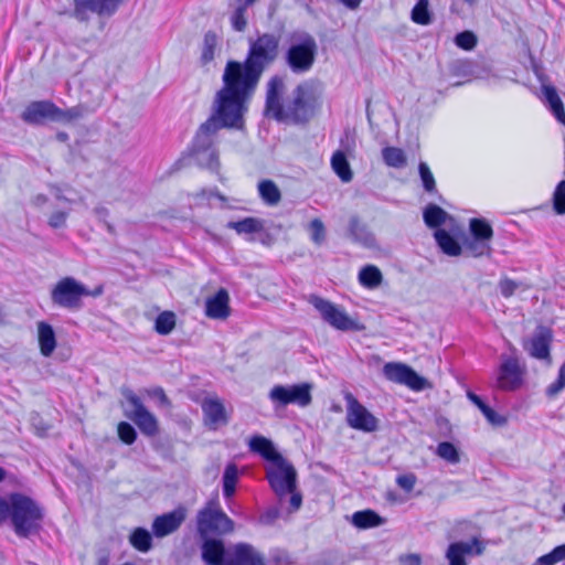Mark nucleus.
Wrapping results in <instances>:
<instances>
[{"label": "nucleus", "mask_w": 565, "mask_h": 565, "mask_svg": "<svg viewBox=\"0 0 565 565\" xmlns=\"http://www.w3.org/2000/svg\"><path fill=\"white\" fill-rule=\"evenodd\" d=\"M227 565H266V561L252 544L239 542L231 544Z\"/></svg>", "instance_id": "23"}, {"label": "nucleus", "mask_w": 565, "mask_h": 565, "mask_svg": "<svg viewBox=\"0 0 565 565\" xmlns=\"http://www.w3.org/2000/svg\"><path fill=\"white\" fill-rule=\"evenodd\" d=\"M87 286L74 277L60 279L52 288L50 298L53 307L77 312L84 307Z\"/></svg>", "instance_id": "6"}, {"label": "nucleus", "mask_w": 565, "mask_h": 565, "mask_svg": "<svg viewBox=\"0 0 565 565\" xmlns=\"http://www.w3.org/2000/svg\"><path fill=\"white\" fill-rule=\"evenodd\" d=\"M273 565H290V556L286 551L276 550L270 554Z\"/></svg>", "instance_id": "58"}, {"label": "nucleus", "mask_w": 565, "mask_h": 565, "mask_svg": "<svg viewBox=\"0 0 565 565\" xmlns=\"http://www.w3.org/2000/svg\"><path fill=\"white\" fill-rule=\"evenodd\" d=\"M454 43L459 49L471 51L476 47L478 39L472 31L465 30L455 35Z\"/></svg>", "instance_id": "47"}, {"label": "nucleus", "mask_w": 565, "mask_h": 565, "mask_svg": "<svg viewBox=\"0 0 565 565\" xmlns=\"http://www.w3.org/2000/svg\"><path fill=\"white\" fill-rule=\"evenodd\" d=\"M238 467L234 462H228L224 469L222 477V490L225 499H231L235 494L238 482Z\"/></svg>", "instance_id": "38"}, {"label": "nucleus", "mask_w": 565, "mask_h": 565, "mask_svg": "<svg viewBox=\"0 0 565 565\" xmlns=\"http://www.w3.org/2000/svg\"><path fill=\"white\" fill-rule=\"evenodd\" d=\"M280 518L279 507H269L260 513L258 521L263 525H273Z\"/></svg>", "instance_id": "54"}, {"label": "nucleus", "mask_w": 565, "mask_h": 565, "mask_svg": "<svg viewBox=\"0 0 565 565\" xmlns=\"http://www.w3.org/2000/svg\"><path fill=\"white\" fill-rule=\"evenodd\" d=\"M31 422L33 427L36 429V434L41 437L45 436L49 429V426L43 424L42 418L39 414L32 415Z\"/></svg>", "instance_id": "64"}, {"label": "nucleus", "mask_w": 565, "mask_h": 565, "mask_svg": "<svg viewBox=\"0 0 565 565\" xmlns=\"http://www.w3.org/2000/svg\"><path fill=\"white\" fill-rule=\"evenodd\" d=\"M121 394L131 407L124 409L125 417L132 420L145 436H156L159 433L158 419L147 409L141 398L130 388H124Z\"/></svg>", "instance_id": "10"}, {"label": "nucleus", "mask_w": 565, "mask_h": 565, "mask_svg": "<svg viewBox=\"0 0 565 565\" xmlns=\"http://www.w3.org/2000/svg\"><path fill=\"white\" fill-rule=\"evenodd\" d=\"M204 423L210 428L216 429L220 425H226L228 417L224 404L218 398H205L202 403Z\"/></svg>", "instance_id": "27"}, {"label": "nucleus", "mask_w": 565, "mask_h": 565, "mask_svg": "<svg viewBox=\"0 0 565 565\" xmlns=\"http://www.w3.org/2000/svg\"><path fill=\"white\" fill-rule=\"evenodd\" d=\"M467 397L476 407H478L481 413H483L489 407V405L482 399L481 396L470 390L467 391Z\"/></svg>", "instance_id": "61"}, {"label": "nucleus", "mask_w": 565, "mask_h": 565, "mask_svg": "<svg viewBox=\"0 0 565 565\" xmlns=\"http://www.w3.org/2000/svg\"><path fill=\"white\" fill-rule=\"evenodd\" d=\"M266 479L270 489L281 502L285 497L297 489V471L285 457L265 467Z\"/></svg>", "instance_id": "9"}, {"label": "nucleus", "mask_w": 565, "mask_h": 565, "mask_svg": "<svg viewBox=\"0 0 565 565\" xmlns=\"http://www.w3.org/2000/svg\"><path fill=\"white\" fill-rule=\"evenodd\" d=\"M493 237V228L484 217H473L469 221V232H465L463 247L466 253L475 258L492 255L490 245Z\"/></svg>", "instance_id": "7"}, {"label": "nucleus", "mask_w": 565, "mask_h": 565, "mask_svg": "<svg viewBox=\"0 0 565 565\" xmlns=\"http://www.w3.org/2000/svg\"><path fill=\"white\" fill-rule=\"evenodd\" d=\"M38 341L40 352L43 356L49 358L56 349V334L54 328L45 321L38 323Z\"/></svg>", "instance_id": "31"}, {"label": "nucleus", "mask_w": 565, "mask_h": 565, "mask_svg": "<svg viewBox=\"0 0 565 565\" xmlns=\"http://www.w3.org/2000/svg\"><path fill=\"white\" fill-rule=\"evenodd\" d=\"M256 234H258L257 238L250 237V238H248V241L249 242L258 241L264 246H271L275 242V237L267 230H265V224L263 225V230L260 232H257Z\"/></svg>", "instance_id": "59"}, {"label": "nucleus", "mask_w": 565, "mask_h": 565, "mask_svg": "<svg viewBox=\"0 0 565 565\" xmlns=\"http://www.w3.org/2000/svg\"><path fill=\"white\" fill-rule=\"evenodd\" d=\"M482 415L487 418V420L493 426H503L507 424L508 419L505 416L498 414L491 406H489Z\"/></svg>", "instance_id": "56"}, {"label": "nucleus", "mask_w": 565, "mask_h": 565, "mask_svg": "<svg viewBox=\"0 0 565 565\" xmlns=\"http://www.w3.org/2000/svg\"><path fill=\"white\" fill-rule=\"evenodd\" d=\"M200 539L201 558L204 565H227L231 544L218 536L203 535Z\"/></svg>", "instance_id": "17"}, {"label": "nucleus", "mask_w": 565, "mask_h": 565, "mask_svg": "<svg viewBox=\"0 0 565 565\" xmlns=\"http://www.w3.org/2000/svg\"><path fill=\"white\" fill-rule=\"evenodd\" d=\"M44 509L31 497L20 493H10L8 520L11 526L21 539H29L42 530Z\"/></svg>", "instance_id": "4"}, {"label": "nucleus", "mask_w": 565, "mask_h": 565, "mask_svg": "<svg viewBox=\"0 0 565 565\" xmlns=\"http://www.w3.org/2000/svg\"><path fill=\"white\" fill-rule=\"evenodd\" d=\"M265 221L262 218L247 216L239 221H230L226 224L227 228L234 230L238 235L256 234L263 230Z\"/></svg>", "instance_id": "36"}, {"label": "nucleus", "mask_w": 565, "mask_h": 565, "mask_svg": "<svg viewBox=\"0 0 565 565\" xmlns=\"http://www.w3.org/2000/svg\"><path fill=\"white\" fill-rule=\"evenodd\" d=\"M398 561L402 565H422V556L417 553L402 554Z\"/></svg>", "instance_id": "60"}, {"label": "nucleus", "mask_w": 565, "mask_h": 565, "mask_svg": "<svg viewBox=\"0 0 565 565\" xmlns=\"http://www.w3.org/2000/svg\"><path fill=\"white\" fill-rule=\"evenodd\" d=\"M152 533L145 527H136L129 535V543L139 552L147 553L152 548Z\"/></svg>", "instance_id": "40"}, {"label": "nucleus", "mask_w": 565, "mask_h": 565, "mask_svg": "<svg viewBox=\"0 0 565 565\" xmlns=\"http://www.w3.org/2000/svg\"><path fill=\"white\" fill-rule=\"evenodd\" d=\"M186 518V509L182 505L154 518L151 531L156 537H164L175 532Z\"/></svg>", "instance_id": "22"}, {"label": "nucleus", "mask_w": 565, "mask_h": 565, "mask_svg": "<svg viewBox=\"0 0 565 565\" xmlns=\"http://www.w3.org/2000/svg\"><path fill=\"white\" fill-rule=\"evenodd\" d=\"M434 238L440 250L448 256H459L465 249V231L459 225H454L449 230L437 228Z\"/></svg>", "instance_id": "20"}, {"label": "nucleus", "mask_w": 565, "mask_h": 565, "mask_svg": "<svg viewBox=\"0 0 565 565\" xmlns=\"http://www.w3.org/2000/svg\"><path fill=\"white\" fill-rule=\"evenodd\" d=\"M249 451L262 457L267 465L275 462L276 460H280L284 457L275 444L267 437L263 435H254L248 440Z\"/></svg>", "instance_id": "28"}, {"label": "nucleus", "mask_w": 565, "mask_h": 565, "mask_svg": "<svg viewBox=\"0 0 565 565\" xmlns=\"http://www.w3.org/2000/svg\"><path fill=\"white\" fill-rule=\"evenodd\" d=\"M423 220L428 228L437 231V228H443L441 225L447 220L454 221V217L439 205L429 203L423 211Z\"/></svg>", "instance_id": "33"}, {"label": "nucleus", "mask_w": 565, "mask_h": 565, "mask_svg": "<svg viewBox=\"0 0 565 565\" xmlns=\"http://www.w3.org/2000/svg\"><path fill=\"white\" fill-rule=\"evenodd\" d=\"M498 287H499L500 294L504 298H510L511 296H513L515 290L520 287L527 288V286L523 285V282L515 281L509 277L501 278L498 284Z\"/></svg>", "instance_id": "51"}, {"label": "nucleus", "mask_w": 565, "mask_h": 565, "mask_svg": "<svg viewBox=\"0 0 565 565\" xmlns=\"http://www.w3.org/2000/svg\"><path fill=\"white\" fill-rule=\"evenodd\" d=\"M309 302L319 311L321 318L335 330L343 332L363 331L365 326L351 318L343 308L317 295H311Z\"/></svg>", "instance_id": "8"}, {"label": "nucleus", "mask_w": 565, "mask_h": 565, "mask_svg": "<svg viewBox=\"0 0 565 565\" xmlns=\"http://www.w3.org/2000/svg\"><path fill=\"white\" fill-rule=\"evenodd\" d=\"M542 92L548 110L559 124L565 126V108L556 88L552 85H543Z\"/></svg>", "instance_id": "32"}, {"label": "nucleus", "mask_w": 565, "mask_h": 565, "mask_svg": "<svg viewBox=\"0 0 565 565\" xmlns=\"http://www.w3.org/2000/svg\"><path fill=\"white\" fill-rule=\"evenodd\" d=\"M217 43L218 36L214 31L210 30L204 34L200 56V62L202 65H207L214 60Z\"/></svg>", "instance_id": "41"}, {"label": "nucleus", "mask_w": 565, "mask_h": 565, "mask_svg": "<svg viewBox=\"0 0 565 565\" xmlns=\"http://www.w3.org/2000/svg\"><path fill=\"white\" fill-rule=\"evenodd\" d=\"M230 296L225 288H220L205 301V315L212 319H226L230 316Z\"/></svg>", "instance_id": "29"}, {"label": "nucleus", "mask_w": 565, "mask_h": 565, "mask_svg": "<svg viewBox=\"0 0 565 565\" xmlns=\"http://www.w3.org/2000/svg\"><path fill=\"white\" fill-rule=\"evenodd\" d=\"M312 384L299 383L292 385H275L268 394L275 408L286 407L289 404H296L300 407H307L312 402Z\"/></svg>", "instance_id": "11"}, {"label": "nucleus", "mask_w": 565, "mask_h": 565, "mask_svg": "<svg viewBox=\"0 0 565 565\" xmlns=\"http://www.w3.org/2000/svg\"><path fill=\"white\" fill-rule=\"evenodd\" d=\"M525 369L520 365L519 359L504 356L498 374V386L502 391L514 392L524 383Z\"/></svg>", "instance_id": "18"}, {"label": "nucleus", "mask_w": 565, "mask_h": 565, "mask_svg": "<svg viewBox=\"0 0 565 565\" xmlns=\"http://www.w3.org/2000/svg\"><path fill=\"white\" fill-rule=\"evenodd\" d=\"M565 388V362L559 366L557 379L546 388V395L553 397Z\"/></svg>", "instance_id": "52"}, {"label": "nucleus", "mask_w": 565, "mask_h": 565, "mask_svg": "<svg viewBox=\"0 0 565 565\" xmlns=\"http://www.w3.org/2000/svg\"><path fill=\"white\" fill-rule=\"evenodd\" d=\"M257 189L258 194L265 204L274 206L280 202L281 192L273 180L264 179L259 181Z\"/></svg>", "instance_id": "37"}, {"label": "nucleus", "mask_w": 565, "mask_h": 565, "mask_svg": "<svg viewBox=\"0 0 565 565\" xmlns=\"http://www.w3.org/2000/svg\"><path fill=\"white\" fill-rule=\"evenodd\" d=\"M483 551V543L473 536L470 542L458 541L450 543L446 551V558L449 565H468L466 556H479Z\"/></svg>", "instance_id": "21"}, {"label": "nucleus", "mask_w": 565, "mask_h": 565, "mask_svg": "<svg viewBox=\"0 0 565 565\" xmlns=\"http://www.w3.org/2000/svg\"><path fill=\"white\" fill-rule=\"evenodd\" d=\"M349 131H345V138H341L340 143L344 150H337L331 157V167L334 173L342 182H350L353 179V172L348 161L347 152H352L354 141L349 142Z\"/></svg>", "instance_id": "24"}, {"label": "nucleus", "mask_w": 565, "mask_h": 565, "mask_svg": "<svg viewBox=\"0 0 565 565\" xmlns=\"http://www.w3.org/2000/svg\"><path fill=\"white\" fill-rule=\"evenodd\" d=\"M553 210L558 215L565 214V180L556 185L553 193Z\"/></svg>", "instance_id": "50"}, {"label": "nucleus", "mask_w": 565, "mask_h": 565, "mask_svg": "<svg viewBox=\"0 0 565 565\" xmlns=\"http://www.w3.org/2000/svg\"><path fill=\"white\" fill-rule=\"evenodd\" d=\"M347 424L363 433H373L379 429V419L362 405L351 393H347Z\"/></svg>", "instance_id": "14"}, {"label": "nucleus", "mask_w": 565, "mask_h": 565, "mask_svg": "<svg viewBox=\"0 0 565 565\" xmlns=\"http://www.w3.org/2000/svg\"><path fill=\"white\" fill-rule=\"evenodd\" d=\"M319 86V82L315 81L298 84L292 90V98L284 106V78L280 75L271 76L266 86L264 116L278 122L308 124L321 106Z\"/></svg>", "instance_id": "2"}, {"label": "nucleus", "mask_w": 565, "mask_h": 565, "mask_svg": "<svg viewBox=\"0 0 565 565\" xmlns=\"http://www.w3.org/2000/svg\"><path fill=\"white\" fill-rule=\"evenodd\" d=\"M385 522L384 518L371 509L356 511L351 516V523L360 530L376 527L383 525Z\"/></svg>", "instance_id": "34"}, {"label": "nucleus", "mask_w": 565, "mask_h": 565, "mask_svg": "<svg viewBox=\"0 0 565 565\" xmlns=\"http://www.w3.org/2000/svg\"><path fill=\"white\" fill-rule=\"evenodd\" d=\"M124 0H73L74 10L72 17L79 22H87L89 20L88 12L96 13L100 17L113 15L119 4Z\"/></svg>", "instance_id": "19"}, {"label": "nucleus", "mask_w": 565, "mask_h": 565, "mask_svg": "<svg viewBox=\"0 0 565 565\" xmlns=\"http://www.w3.org/2000/svg\"><path fill=\"white\" fill-rule=\"evenodd\" d=\"M383 375L387 381L403 384L413 391L420 392L429 387V382L412 366L402 362H387L383 366Z\"/></svg>", "instance_id": "12"}, {"label": "nucleus", "mask_w": 565, "mask_h": 565, "mask_svg": "<svg viewBox=\"0 0 565 565\" xmlns=\"http://www.w3.org/2000/svg\"><path fill=\"white\" fill-rule=\"evenodd\" d=\"M199 536L230 534L234 531V521L220 508H205L199 513Z\"/></svg>", "instance_id": "13"}, {"label": "nucleus", "mask_w": 565, "mask_h": 565, "mask_svg": "<svg viewBox=\"0 0 565 565\" xmlns=\"http://www.w3.org/2000/svg\"><path fill=\"white\" fill-rule=\"evenodd\" d=\"M88 113V107L85 105H76L74 107L62 109L57 122H72L83 118Z\"/></svg>", "instance_id": "48"}, {"label": "nucleus", "mask_w": 565, "mask_h": 565, "mask_svg": "<svg viewBox=\"0 0 565 565\" xmlns=\"http://www.w3.org/2000/svg\"><path fill=\"white\" fill-rule=\"evenodd\" d=\"M448 72L455 77H480L479 65L467 58H458L449 62Z\"/></svg>", "instance_id": "35"}, {"label": "nucleus", "mask_w": 565, "mask_h": 565, "mask_svg": "<svg viewBox=\"0 0 565 565\" xmlns=\"http://www.w3.org/2000/svg\"><path fill=\"white\" fill-rule=\"evenodd\" d=\"M248 108L218 89L215 94L210 117L200 125L185 153L217 151L213 136L221 129L243 130Z\"/></svg>", "instance_id": "3"}, {"label": "nucleus", "mask_w": 565, "mask_h": 565, "mask_svg": "<svg viewBox=\"0 0 565 565\" xmlns=\"http://www.w3.org/2000/svg\"><path fill=\"white\" fill-rule=\"evenodd\" d=\"M384 162L392 168H403L406 164L404 151L396 147H385L382 149Z\"/></svg>", "instance_id": "44"}, {"label": "nucleus", "mask_w": 565, "mask_h": 565, "mask_svg": "<svg viewBox=\"0 0 565 565\" xmlns=\"http://www.w3.org/2000/svg\"><path fill=\"white\" fill-rule=\"evenodd\" d=\"M193 158L195 163L213 173L220 174L218 151H207L206 153H182V156L171 166L170 173L177 172L186 166V160Z\"/></svg>", "instance_id": "25"}, {"label": "nucleus", "mask_w": 565, "mask_h": 565, "mask_svg": "<svg viewBox=\"0 0 565 565\" xmlns=\"http://www.w3.org/2000/svg\"><path fill=\"white\" fill-rule=\"evenodd\" d=\"M311 239L317 245H321L326 241V227L321 220L315 218L310 222Z\"/></svg>", "instance_id": "53"}, {"label": "nucleus", "mask_w": 565, "mask_h": 565, "mask_svg": "<svg viewBox=\"0 0 565 565\" xmlns=\"http://www.w3.org/2000/svg\"><path fill=\"white\" fill-rule=\"evenodd\" d=\"M558 563L557 555L554 550L550 553L540 556L533 565H554Z\"/></svg>", "instance_id": "63"}, {"label": "nucleus", "mask_w": 565, "mask_h": 565, "mask_svg": "<svg viewBox=\"0 0 565 565\" xmlns=\"http://www.w3.org/2000/svg\"><path fill=\"white\" fill-rule=\"evenodd\" d=\"M280 35L263 33L249 39L248 51L243 62L228 60L223 75L221 90L249 109V103L263 73L279 55Z\"/></svg>", "instance_id": "1"}, {"label": "nucleus", "mask_w": 565, "mask_h": 565, "mask_svg": "<svg viewBox=\"0 0 565 565\" xmlns=\"http://www.w3.org/2000/svg\"><path fill=\"white\" fill-rule=\"evenodd\" d=\"M553 339V330L550 327L537 324L533 334L522 340V347L530 356L541 361H551Z\"/></svg>", "instance_id": "16"}, {"label": "nucleus", "mask_w": 565, "mask_h": 565, "mask_svg": "<svg viewBox=\"0 0 565 565\" xmlns=\"http://www.w3.org/2000/svg\"><path fill=\"white\" fill-rule=\"evenodd\" d=\"M257 0H228V8L233 9L230 22L234 31L243 32L247 26L246 11Z\"/></svg>", "instance_id": "30"}, {"label": "nucleus", "mask_w": 565, "mask_h": 565, "mask_svg": "<svg viewBox=\"0 0 565 565\" xmlns=\"http://www.w3.org/2000/svg\"><path fill=\"white\" fill-rule=\"evenodd\" d=\"M412 20L420 25H428L431 23V13L429 10L428 0H418L413 7L411 12Z\"/></svg>", "instance_id": "43"}, {"label": "nucleus", "mask_w": 565, "mask_h": 565, "mask_svg": "<svg viewBox=\"0 0 565 565\" xmlns=\"http://www.w3.org/2000/svg\"><path fill=\"white\" fill-rule=\"evenodd\" d=\"M318 54V44L316 39L308 32H295L290 38V44L287 47L284 60L288 68L294 74L308 73Z\"/></svg>", "instance_id": "5"}, {"label": "nucleus", "mask_w": 565, "mask_h": 565, "mask_svg": "<svg viewBox=\"0 0 565 565\" xmlns=\"http://www.w3.org/2000/svg\"><path fill=\"white\" fill-rule=\"evenodd\" d=\"M417 477L412 472L399 475L396 478V483L398 484V487H401L406 492H411L414 489Z\"/></svg>", "instance_id": "55"}, {"label": "nucleus", "mask_w": 565, "mask_h": 565, "mask_svg": "<svg viewBox=\"0 0 565 565\" xmlns=\"http://www.w3.org/2000/svg\"><path fill=\"white\" fill-rule=\"evenodd\" d=\"M288 494H290V498H289V504H290L289 512H295V511L299 510L301 504H302V494L300 492H298L297 489L294 490L292 492H289Z\"/></svg>", "instance_id": "62"}, {"label": "nucleus", "mask_w": 565, "mask_h": 565, "mask_svg": "<svg viewBox=\"0 0 565 565\" xmlns=\"http://www.w3.org/2000/svg\"><path fill=\"white\" fill-rule=\"evenodd\" d=\"M68 216L67 212L64 211H56L54 212L50 218H49V225L52 228H61L64 227L66 224V218Z\"/></svg>", "instance_id": "57"}, {"label": "nucleus", "mask_w": 565, "mask_h": 565, "mask_svg": "<svg viewBox=\"0 0 565 565\" xmlns=\"http://www.w3.org/2000/svg\"><path fill=\"white\" fill-rule=\"evenodd\" d=\"M61 108L51 100L31 102L22 111L20 118L30 126H44L47 122H57Z\"/></svg>", "instance_id": "15"}, {"label": "nucleus", "mask_w": 565, "mask_h": 565, "mask_svg": "<svg viewBox=\"0 0 565 565\" xmlns=\"http://www.w3.org/2000/svg\"><path fill=\"white\" fill-rule=\"evenodd\" d=\"M175 313L172 311H163L158 315L154 320V330L161 335L170 334L175 328Z\"/></svg>", "instance_id": "42"}, {"label": "nucleus", "mask_w": 565, "mask_h": 565, "mask_svg": "<svg viewBox=\"0 0 565 565\" xmlns=\"http://www.w3.org/2000/svg\"><path fill=\"white\" fill-rule=\"evenodd\" d=\"M436 455L449 463H458L460 454L458 448L450 441H441L438 444Z\"/></svg>", "instance_id": "45"}, {"label": "nucleus", "mask_w": 565, "mask_h": 565, "mask_svg": "<svg viewBox=\"0 0 565 565\" xmlns=\"http://www.w3.org/2000/svg\"><path fill=\"white\" fill-rule=\"evenodd\" d=\"M348 237L365 248L376 247L375 235L369 230L365 223L361 222L358 215H352L349 220Z\"/></svg>", "instance_id": "26"}, {"label": "nucleus", "mask_w": 565, "mask_h": 565, "mask_svg": "<svg viewBox=\"0 0 565 565\" xmlns=\"http://www.w3.org/2000/svg\"><path fill=\"white\" fill-rule=\"evenodd\" d=\"M359 282L369 289L379 287L383 280V275L375 265H365L359 271Z\"/></svg>", "instance_id": "39"}, {"label": "nucleus", "mask_w": 565, "mask_h": 565, "mask_svg": "<svg viewBox=\"0 0 565 565\" xmlns=\"http://www.w3.org/2000/svg\"><path fill=\"white\" fill-rule=\"evenodd\" d=\"M418 173H419V178H420L422 185H423L424 190L429 194L437 193L438 191L436 188L435 178L426 162H424V161L419 162Z\"/></svg>", "instance_id": "46"}, {"label": "nucleus", "mask_w": 565, "mask_h": 565, "mask_svg": "<svg viewBox=\"0 0 565 565\" xmlns=\"http://www.w3.org/2000/svg\"><path fill=\"white\" fill-rule=\"evenodd\" d=\"M119 439L126 445H132L137 439L136 428L128 422H120L117 426Z\"/></svg>", "instance_id": "49"}]
</instances>
